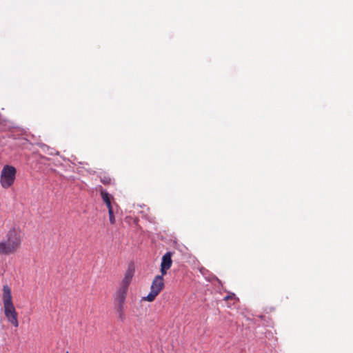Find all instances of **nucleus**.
<instances>
[{
  "instance_id": "obj_1",
  "label": "nucleus",
  "mask_w": 353,
  "mask_h": 353,
  "mask_svg": "<svg viewBox=\"0 0 353 353\" xmlns=\"http://www.w3.org/2000/svg\"><path fill=\"white\" fill-rule=\"evenodd\" d=\"M23 235L19 227L11 228L3 239L0 241V255L14 254L21 247Z\"/></svg>"
},
{
  "instance_id": "obj_5",
  "label": "nucleus",
  "mask_w": 353,
  "mask_h": 353,
  "mask_svg": "<svg viewBox=\"0 0 353 353\" xmlns=\"http://www.w3.org/2000/svg\"><path fill=\"white\" fill-rule=\"evenodd\" d=\"M172 263V253L170 252H166L162 257L161 264V272L162 275L166 274L167 270L170 268Z\"/></svg>"
},
{
  "instance_id": "obj_4",
  "label": "nucleus",
  "mask_w": 353,
  "mask_h": 353,
  "mask_svg": "<svg viewBox=\"0 0 353 353\" xmlns=\"http://www.w3.org/2000/svg\"><path fill=\"white\" fill-rule=\"evenodd\" d=\"M164 285L165 284L163 275L156 276L152 281L150 293L145 297H143V299L144 301L152 302L162 291Z\"/></svg>"
},
{
  "instance_id": "obj_6",
  "label": "nucleus",
  "mask_w": 353,
  "mask_h": 353,
  "mask_svg": "<svg viewBox=\"0 0 353 353\" xmlns=\"http://www.w3.org/2000/svg\"><path fill=\"white\" fill-rule=\"evenodd\" d=\"M134 274V268L133 265H130L125 273L124 277L121 283V286L128 288V286L132 281Z\"/></svg>"
},
{
  "instance_id": "obj_7",
  "label": "nucleus",
  "mask_w": 353,
  "mask_h": 353,
  "mask_svg": "<svg viewBox=\"0 0 353 353\" xmlns=\"http://www.w3.org/2000/svg\"><path fill=\"white\" fill-rule=\"evenodd\" d=\"M128 289V288L120 286L116 294V300L118 303L124 304Z\"/></svg>"
},
{
  "instance_id": "obj_12",
  "label": "nucleus",
  "mask_w": 353,
  "mask_h": 353,
  "mask_svg": "<svg viewBox=\"0 0 353 353\" xmlns=\"http://www.w3.org/2000/svg\"><path fill=\"white\" fill-rule=\"evenodd\" d=\"M236 299L235 294L230 292L227 296L224 297V301H228L229 300H234Z\"/></svg>"
},
{
  "instance_id": "obj_14",
  "label": "nucleus",
  "mask_w": 353,
  "mask_h": 353,
  "mask_svg": "<svg viewBox=\"0 0 353 353\" xmlns=\"http://www.w3.org/2000/svg\"><path fill=\"white\" fill-rule=\"evenodd\" d=\"M65 353H69L68 352H66Z\"/></svg>"
},
{
  "instance_id": "obj_9",
  "label": "nucleus",
  "mask_w": 353,
  "mask_h": 353,
  "mask_svg": "<svg viewBox=\"0 0 353 353\" xmlns=\"http://www.w3.org/2000/svg\"><path fill=\"white\" fill-rule=\"evenodd\" d=\"M117 312L118 314L119 318L123 321L125 319V314L123 311V304L118 303L117 306Z\"/></svg>"
},
{
  "instance_id": "obj_2",
  "label": "nucleus",
  "mask_w": 353,
  "mask_h": 353,
  "mask_svg": "<svg viewBox=\"0 0 353 353\" xmlns=\"http://www.w3.org/2000/svg\"><path fill=\"white\" fill-rule=\"evenodd\" d=\"M2 300L6 317L9 323L17 327L19 326L18 314L12 303L10 288L8 285H4L3 288Z\"/></svg>"
},
{
  "instance_id": "obj_11",
  "label": "nucleus",
  "mask_w": 353,
  "mask_h": 353,
  "mask_svg": "<svg viewBox=\"0 0 353 353\" xmlns=\"http://www.w3.org/2000/svg\"><path fill=\"white\" fill-rule=\"evenodd\" d=\"M108 215H109V220H110V223L112 225L114 224L115 223L114 210H110L108 212Z\"/></svg>"
},
{
  "instance_id": "obj_8",
  "label": "nucleus",
  "mask_w": 353,
  "mask_h": 353,
  "mask_svg": "<svg viewBox=\"0 0 353 353\" xmlns=\"http://www.w3.org/2000/svg\"><path fill=\"white\" fill-rule=\"evenodd\" d=\"M100 194L103 201L106 205H109V203L112 202L114 199L113 196L110 194L105 190L101 187Z\"/></svg>"
},
{
  "instance_id": "obj_3",
  "label": "nucleus",
  "mask_w": 353,
  "mask_h": 353,
  "mask_svg": "<svg viewBox=\"0 0 353 353\" xmlns=\"http://www.w3.org/2000/svg\"><path fill=\"white\" fill-rule=\"evenodd\" d=\"M17 170L10 165H6L3 167L0 175V183L1 186L8 189L14 183L16 179Z\"/></svg>"
},
{
  "instance_id": "obj_10",
  "label": "nucleus",
  "mask_w": 353,
  "mask_h": 353,
  "mask_svg": "<svg viewBox=\"0 0 353 353\" xmlns=\"http://www.w3.org/2000/svg\"><path fill=\"white\" fill-rule=\"evenodd\" d=\"M100 181L104 185H110L112 183V179L105 173L100 175Z\"/></svg>"
},
{
  "instance_id": "obj_13",
  "label": "nucleus",
  "mask_w": 353,
  "mask_h": 353,
  "mask_svg": "<svg viewBox=\"0 0 353 353\" xmlns=\"http://www.w3.org/2000/svg\"><path fill=\"white\" fill-rule=\"evenodd\" d=\"M108 209V212L112 210H114V206L116 207V208H118V205L116 203H114L113 204L112 203V202L109 203V205H106Z\"/></svg>"
}]
</instances>
